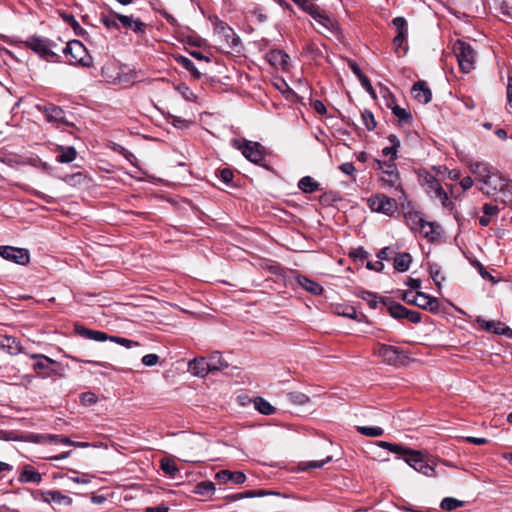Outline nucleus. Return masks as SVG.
I'll return each mask as SVG.
<instances>
[{
    "label": "nucleus",
    "instance_id": "09e8293b",
    "mask_svg": "<svg viewBox=\"0 0 512 512\" xmlns=\"http://www.w3.org/2000/svg\"><path fill=\"white\" fill-rule=\"evenodd\" d=\"M216 29L221 31L225 37L229 38L232 37V45H236L238 42V38H236L235 33L233 32L232 28H230L225 22L223 21H217L216 23Z\"/></svg>",
    "mask_w": 512,
    "mask_h": 512
},
{
    "label": "nucleus",
    "instance_id": "6e6552de",
    "mask_svg": "<svg viewBox=\"0 0 512 512\" xmlns=\"http://www.w3.org/2000/svg\"><path fill=\"white\" fill-rule=\"evenodd\" d=\"M374 168L377 170H381L382 174L380 176V181L382 182V185L384 187H394L396 189H400V191L403 192L400 185V177L397 171V167L394 163H386L381 160L375 159Z\"/></svg>",
    "mask_w": 512,
    "mask_h": 512
},
{
    "label": "nucleus",
    "instance_id": "e2e57ef3",
    "mask_svg": "<svg viewBox=\"0 0 512 512\" xmlns=\"http://www.w3.org/2000/svg\"><path fill=\"white\" fill-rule=\"evenodd\" d=\"M360 83L362 85V87L373 97L375 98L376 97V94H375V91L372 87V84L370 82V80L368 79V77L365 75V76H362L360 79Z\"/></svg>",
    "mask_w": 512,
    "mask_h": 512
},
{
    "label": "nucleus",
    "instance_id": "13d9d810",
    "mask_svg": "<svg viewBox=\"0 0 512 512\" xmlns=\"http://www.w3.org/2000/svg\"><path fill=\"white\" fill-rule=\"evenodd\" d=\"M159 361V356L157 354H147L142 357V364L148 367L155 366Z\"/></svg>",
    "mask_w": 512,
    "mask_h": 512
},
{
    "label": "nucleus",
    "instance_id": "393cba45",
    "mask_svg": "<svg viewBox=\"0 0 512 512\" xmlns=\"http://www.w3.org/2000/svg\"><path fill=\"white\" fill-rule=\"evenodd\" d=\"M0 348L4 349L11 355H16L21 352L20 342L12 336H1L0 337Z\"/></svg>",
    "mask_w": 512,
    "mask_h": 512
},
{
    "label": "nucleus",
    "instance_id": "603ef678",
    "mask_svg": "<svg viewBox=\"0 0 512 512\" xmlns=\"http://www.w3.org/2000/svg\"><path fill=\"white\" fill-rule=\"evenodd\" d=\"M75 332L85 338L96 340V331L92 329H87L80 324H75Z\"/></svg>",
    "mask_w": 512,
    "mask_h": 512
},
{
    "label": "nucleus",
    "instance_id": "b1692460",
    "mask_svg": "<svg viewBox=\"0 0 512 512\" xmlns=\"http://www.w3.org/2000/svg\"><path fill=\"white\" fill-rule=\"evenodd\" d=\"M412 263V256L408 252L395 253L393 267L398 272H406Z\"/></svg>",
    "mask_w": 512,
    "mask_h": 512
},
{
    "label": "nucleus",
    "instance_id": "e433bc0d",
    "mask_svg": "<svg viewBox=\"0 0 512 512\" xmlns=\"http://www.w3.org/2000/svg\"><path fill=\"white\" fill-rule=\"evenodd\" d=\"M19 479L24 483H39L42 480V476L39 472L32 469L31 467H26L20 474Z\"/></svg>",
    "mask_w": 512,
    "mask_h": 512
},
{
    "label": "nucleus",
    "instance_id": "9d476101",
    "mask_svg": "<svg viewBox=\"0 0 512 512\" xmlns=\"http://www.w3.org/2000/svg\"><path fill=\"white\" fill-rule=\"evenodd\" d=\"M479 182L483 184L482 192L487 195H494L497 191L510 188L509 180L502 176L497 169Z\"/></svg>",
    "mask_w": 512,
    "mask_h": 512
},
{
    "label": "nucleus",
    "instance_id": "72a5a7b5",
    "mask_svg": "<svg viewBox=\"0 0 512 512\" xmlns=\"http://www.w3.org/2000/svg\"><path fill=\"white\" fill-rule=\"evenodd\" d=\"M207 362L210 366L211 372L223 370L225 368H228V366H229L228 363L223 359L222 355L218 351L213 352L209 356V359L207 360Z\"/></svg>",
    "mask_w": 512,
    "mask_h": 512
},
{
    "label": "nucleus",
    "instance_id": "ea45409f",
    "mask_svg": "<svg viewBox=\"0 0 512 512\" xmlns=\"http://www.w3.org/2000/svg\"><path fill=\"white\" fill-rule=\"evenodd\" d=\"M160 467L163 470V472L170 476L171 478H174L179 472V469L175 461L171 458H163L160 461Z\"/></svg>",
    "mask_w": 512,
    "mask_h": 512
},
{
    "label": "nucleus",
    "instance_id": "423d86ee",
    "mask_svg": "<svg viewBox=\"0 0 512 512\" xmlns=\"http://www.w3.org/2000/svg\"><path fill=\"white\" fill-rule=\"evenodd\" d=\"M69 63L89 67L92 64V56L85 46L78 40L69 41L62 49Z\"/></svg>",
    "mask_w": 512,
    "mask_h": 512
},
{
    "label": "nucleus",
    "instance_id": "aec40b11",
    "mask_svg": "<svg viewBox=\"0 0 512 512\" xmlns=\"http://www.w3.org/2000/svg\"><path fill=\"white\" fill-rule=\"evenodd\" d=\"M188 370L197 377H205L211 372L207 359L204 357L194 358L189 361Z\"/></svg>",
    "mask_w": 512,
    "mask_h": 512
},
{
    "label": "nucleus",
    "instance_id": "3c124183",
    "mask_svg": "<svg viewBox=\"0 0 512 512\" xmlns=\"http://www.w3.org/2000/svg\"><path fill=\"white\" fill-rule=\"evenodd\" d=\"M395 29L397 30V34L400 35H408V27L407 21L403 17H396L392 21Z\"/></svg>",
    "mask_w": 512,
    "mask_h": 512
},
{
    "label": "nucleus",
    "instance_id": "4468645a",
    "mask_svg": "<svg viewBox=\"0 0 512 512\" xmlns=\"http://www.w3.org/2000/svg\"><path fill=\"white\" fill-rule=\"evenodd\" d=\"M40 496L42 501L55 506H68L72 503L70 497L57 490L42 491Z\"/></svg>",
    "mask_w": 512,
    "mask_h": 512
},
{
    "label": "nucleus",
    "instance_id": "4c0bfd02",
    "mask_svg": "<svg viewBox=\"0 0 512 512\" xmlns=\"http://www.w3.org/2000/svg\"><path fill=\"white\" fill-rule=\"evenodd\" d=\"M358 297L361 298L362 300L366 301L367 304L372 309H376V308H378L379 305H381L380 298H382V297L377 295L376 293L366 291V290H361L358 293Z\"/></svg>",
    "mask_w": 512,
    "mask_h": 512
},
{
    "label": "nucleus",
    "instance_id": "dca6fc26",
    "mask_svg": "<svg viewBox=\"0 0 512 512\" xmlns=\"http://www.w3.org/2000/svg\"><path fill=\"white\" fill-rule=\"evenodd\" d=\"M470 172L476 176L478 181L484 180L490 173H494L496 170L490 163L485 161H471L468 164Z\"/></svg>",
    "mask_w": 512,
    "mask_h": 512
},
{
    "label": "nucleus",
    "instance_id": "de8ad7c7",
    "mask_svg": "<svg viewBox=\"0 0 512 512\" xmlns=\"http://www.w3.org/2000/svg\"><path fill=\"white\" fill-rule=\"evenodd\" d=\"M60 16L64 22H66L68 25H70L73 28V30L76 34L80 35L82 33L81 26L79 25V23L76 21V19L74 18V16L72 14L67 13V12H60Z\"/></svg>",
    "mask_w": 512,
    "mask_h": 512
},
{
    "label": "nucleus",
    "instance_id": "f8f14e48",
    "mask_svg": "<svg viewBox=\"0 0 512 512\" xmlns=\"http://www.w3.org/2000/svg\"><path fill=\"white\" fill-rule=\"evenodd\" d=\"M402 299L408 304L416 305L422 309L429 311H436L439 308L438 300L423 292L417 291L413 299H408V293L402 295Z\"/></svg>",
    "mask_w": 512,
    "mask_h": 512
},
{
    "label": "nucleus",
    "instance_id": "bb28decb",
    "mask_svg": "<svg viewBox=\"0 0 512 512\" xmlns=\"http://www.w3.org/2000/svg\"><path fill=\"white\" fill-rule=\"evenodd\" d=\"M404 218L407 226L414 233H416V231L419 229V227L422 225L424 221L421 213L414 210L406 211L404 213Z\"/></svg>",
    "mask_w": 512,
    "mask_h": 512
},
{
    "label": "nucleus",
    "instance_id": "4be33fe9",
    "mask_svg": "<svg viewBox=\"0 0 512 512\" xmlns=\"http://www.w3.org/2000/svg\"><path fill=\"white\" fill-rule=\"evenodd\" d=\"M382 306L387 308L388 313L395 319H403L406 316L407 308L403 305L394 302L390 298H380Z\"/></svg>",
    "mask_w": 512,
    "mask_h": 512
},
{
    "label": "nucleus",
    "instance_id": "0eeeda50",
    "mask_svg": "<svg viewBox=\"0 0 512 512\" xmlns=\"http://www.w3.org/2000/svg\"><path fill=\"white\" fill-rule=\"evenodd\" d=\"M374 354L380 357L383 362L391 366H403L407 363L408 357L398 347L378 343L374 347Z\"/></svg>",
    "mask_w": 512,
    "mask_h": 512
},
{
    "label": "nucleus",
    "instance_id": "a878e982",
    "mask_svg": "<svg viewBox=\"0 0 512 512\" xmlns=\"http://www.w3.org/2000/svg\"><path fill=\"white\" fill-rule=\"evenodd\" d=\"M481 326L487 331H492L498 335H512V329L500 321H482Z\"/></svg>",
    "mask_w": 512,
    "mask_h": 512
},
{
    "label": "nucleus",
    "instance_id": "bf43d9fd",
    "mask_svg": "<svg viewBox=\"0 0 512 512\" xmlns=\"http://www.w3.org/2000/svg\"><path fill=\"white\" fill-rule=\"evenodd\" d=\"M499 13L503 16L512 19V7L507 1H502L498 7Z\"/></svg>",
    "mask_w": 512,
    "mask_h": 512
},
{
    "label": "nucleus",
    "instance_id": "79ce46f5",
    "mask_svg": "<svg viewBox=\"0 0 512 512\" xmlns=\"http://www.w3.org/2000/svg\"><path fill=\"white\" fill-rule=\"evenodd\" d=\"M215 491V485L211 481H202L199 482L195 487L193 492L195 494L201 495V496H207Z\"/></svg>",
    "mask_w": 512,
    "mask_h": 512
},
{
    "label": "nucleus",
    "instance_id": "cd10ccee",
    "mask_svg": "<svg viewBox=\"0 0 512 512\" xmlns=\"http://www.w3.org/2000/svg\"><path fill=\"white\" fill-rule=\"evenodd\" d=\"M58 155L56 160L60 163H70L75 160L77 152L72 146H57Z\"/></svg>",
    "mask_w": 512,
    "mask_h": 512
},
{
    "label": "nucleus",
    "instance_id": "37998d69",
    "mask_svg": "<svg viewBox=\"0 0 512 512\" xmlns=\"http://www.w3.org/2000/svg\"><path fill=\"white\" fill-rule=\"evenodd\" d=\"M176 60L187 71H189L194 78H196V79L200 78L201 74L198 71V69L196 68V66L192 60H190L189 58L184 57V56H179Z\"/></svg>",
    "mask_w": 512,
    "mask_h": 512
},
{
    "label": "nucleus",
    "instance_id": "c756f323",
    "mask_svg": "<svg viewBox=\"0 0 512 512\" xmlns=\"http://www.w3.org/2000/svg\"><path fill=\"white\" fill-rule=\"evenodd\" d=\"M117 16H119V13L112 10L108 13L102 12L100 15V21L108 30H119L120 26Z\"/></svg>",
    "mask_w": 512,
    "mask_h": 512
},
{
    "label": "nucleus",
    "instance_id": "a211bd4d",
    "mask_svg": "<svg viewBox=\"0 0 512 512\" xmlns=\"http://www.w3.org/2000/svg\"><path fill=\"white\" fill-rule=\"evenodd\" d=\"M216 480L221 484L232 482L235 484H243L246 481V475L240 471L220 470L215 474Z\"/></svg>",
    "mask_w": 512,
    "mask_h": 512
},
{
    "label": "nucleus",
    "instance_id": "49530a36",
    "mask_svg": "<svg viewBox=\"0 0 512 512\" xmlns=\"http://www.w3.org/2000/svg\"><path fill=\"white\" fill-rule=\"evenodd\" d=\"M361 119L363 125L366 127L367 130L372 131L376 128V121L371 111L364 110L361 113Z\"/></svg>",
    "mask_w": 512,
    "mask_h": 512
},
{
    "label": "nucleus",
    "instance_id": "6e6d98bb",
    "mask_svg": "<svg viewBox=\"0 0 512 512\" xmlns=\"http://www.w3.org/2000/svg\"><path fill=\"white\" fill-rule=\"evenodd\" d=\"M395 255L394 250L391 247H384L377 253V258L382 262L383 260L393 259Z\"/></svg>",
    "mask_w": 512,
    "mask_h": 512
},
{
    "label": "nucleus",
    "instance_id": "5701e85b",
    "mask_svg": "<svg viewBox=\"0 0 512 512\" xmlns=\"http://www.w3.org/2000/svg\"><path fill=\"white\" fill-rule=\"evenodd\" d=\"M266 57L269 63L276 68L286 69L288 66L289 56L282 50H272L267 53Z\"/></svg>",
    "mask_w": 512,
    "mask_h": 512
},
{
    "label": "nucleus",
    "instance_id": "052dcab7",
    "mask_svg": "<svg viewBox=\"0 0 512 512\" xmlns=\"http://www.w3.org/2000/svg\"><path fill=\"white\" fill-rule=\"evenodd\" d=\"M349 256L354 259H359L362 261L364 259H367L369 254L362 247H359V248H356V249L350 251Z\"/></svg>",
    "mask_w": 512,
    "mask_h": 512
},
{
    "label": "nucleus",
    "instance_id": "c85d7f7f",
    "mask_svg": "<svg viewBox=\"0 0 512 512\" xmlns=\"http://www.w3.org/2000/svg\"><path fill=\"white\" fill-rule=\"evenodd\" d=\"M321 26L326 28L328 31L337 34L339 31L338 24L327 15L321 14L315 10L313 15H311Z\"/></svg>",
    "mask_w": 512,
    "mask_h": 512
},
{
    "label": "nucleus",
    "instance_id": "7c9ffc66",
    "mask_svg": "<svg viewBox=\"0 0 512 512\" xmlns=\"http://www.w3.org/2000/svg\"><path fill=\"white\" fill-rule=\"evenodd\" d=\"M298 280V283L308 292L314 294V295H320L323 291V288L322 286L314 281V280H311L305 276H299L297 278Z\"/></svg>",
    "mask_w": 512,
    "mask_h": 512
},
{
    "label": "nucleus",
    "instance_id": "4d7b16f0",
    "mask_svg": "<svg viewBox=\"0 0 512 512\" xmlns=\"http://www.w3.org/2000/svg\"><path fill=\"white\" fill-rule=\"evenodd\" d=\"M295 4L300 6L303 10L307 11L310 15H313V13L316 10V7L314 4L308 2L307 0H292Z\"/></svg>",
    "mask_w": 512,
    "mask_h": 512
},
{
    "label": "nucleus",
    "instance_id": "f704fd0d",
    "mask_svg": "<svg viewBox=\"0 0 512 512\" xmlns=\"http://www.w3.org/2000/svg\"><path fill=\"white\" fill-rule=\"evenodd\" d=\"M298 187L304 193H314L320 189V184L310 176H305L298 182Z\"/></svg>",
    "mask_w": 512,
    "mask_h": 512
},
{
    "label": "nucleus",
    "instance_id": "7ed1b4c3",
    "mask_svg": "<svg viewBox=\"0 0 512 512\" xmlns=\"http://www.w3.org/2000/svg\"><path fill=\"white\" fill-rule=\"evenodd\" d=\"M419 181L424 187L426 193L433 199L441 202L442 206L451 209L452 201L449 199L448 193L443 189L435 175L430 171H422L419 173Z\"/></svg>",
    "mask_w": 512,
    "mask_h": 512
},
{
    "label": "nucleus",
    "instance_id": "c03bdc74",
    "mask_svg": "<svg viewBox=\"0 0 512 512\" xmlns=\"http://www.w3.org/2000/svg\"><path fill=\"white\" fill-rule=\"evenodd\" d=\"M357 431L367 437H379L384 434V430L378 426H357Z\"/></svg>",
    "mask_w": 512,
    "mask_h": 512
},
{
    "label": "nucleus",
    "instance_id": "2f4dec72",
    "mask_svg": "<svg viewBox=\"0 0 512 512\" xmlns=\"http://www.w3.org/2000/svg\"><path fill=\"white\" fill-rule=\"evenodd\" d=\"M437 226L433 222L423 221L422 225L416 231L423 237L433 241L439 236V232L436 231Z\"/></svg>",
    "mask_w": 512,
    "mask_h": 512
},
{
    "label": "nucleus",
    "instance_id": "ddd939ff",
    "mask_svg": "<svg viewBox=\"0 0 512 512\" xmlns=\"http://www.w3.org/2000/svg\"><path fill=\"white\" fill-rule=\"evenodd\" d=\"M0 440L40 443L44 440V436L34 433H20L16 430H0Z\"/></svg>",
    "mask_w": 512,
    "mask_h": 512
},
{
    "label": "nucleus",
    "instance_id": "0e129e2a",
    "mask_svg": "<svg viewBox=\"0 0 512 512\" xmlns=\"http://www.w3.org/2000/svg\"><path fill=\"white\" fill-rule=\"evenodd\" d=\"M111 340L121 344L122 346H125L126 348H132L134 346L139 345L138 342L132 341L130 339L122 338V337H112Z\"/></svg>",
    "mask_w": 512,
    "mask_h": 512
},
{
    "label": "nucleus",
    "instance_id": "1a4fd4ad",
    "mask_svg": "<svg viewBox=\"0 0 512 512\" xmlns=\"http://www.w3.org/2000/svg\"><path fill=\"white\" fill-rule=\"evenodd\" d=\"M367 205L373 212L386 216H393L398 209L396 200L382 193H377L367 198Z\"/></svg>",
    "mask_w": 512,
    "mask_h": 512
},
{
    "label": "nucleus",
    "instance_id": "f3484780",
    "mask_svg": "<svg viewBox=\"0 0 512 512\" xmlns=\"http://www.w3.org/2000/svg\"><path fill=\"white\" fill-rule=\"evenodd\" d=\"M117 18L119 21V26L121 25L123 28L132 30L135 33L145 32L146 26L139 18H135L133 15L122 14H119Z\"/></svg>",
    "mask_w": 512,
    "mask_h": 512
},
{
    "label": "nucleus",
    "instance_id": "9b49d317",
    "mask_svg": "<svg viewBox=\"0 0 512 512\" xmlns=\"http://www.w3.org/2000/svg\"><path fill=\"white\" fill-rule=\"evenodd\" d=\"M0 256L19 265H26L30 261L29 251L24 248L1 246Z\"/></svg>",
    "mask_w": 512,
    "mask_h": 512
},
{
    "label": "nucleus",
    "instance_id": "8fccbe9b",
    "mask_svg": "<svg viewBox=\"0 0 512 512\" xmlns=\"http://www.w3.org/2000/svg\"><path fill=\"white\" fill-rule=\"evenodd\" d=\"M288 399L295 405H306L310 402V398L301 392H292L288 394Z\"/></svg>",
    "mask_w": 512,
    "mask_h": 512
},
{
    "label": "nucleus",
    "instance_id": "473e14b6",
    "mask_svg": "<svg viewBox=\"0 0 512 512\" xmlns=\"http://www.w3.org/2000/svg\"><path fill=\"white\" fill-rule=\"evenodd\" d=\"M387 105H388V107L391 108L392 113L394 114L395 117H397V119L399 120V122L401 124L411 123L412 114L408 109L402 108L397 104L391 105V104L387 103Z\"/></svg>",
    "mask_w": 512,
    "mask_h": 512
},
{
    "label": "nucleus",
    "instance_id": "680f3d73",
    "mask_svg": "<svg viewBox=\"0 0 512 512\" xmlns=\"http://www.w3.org/2000/svg\"><path fill=\"white\" fill-rule=\"evenodd\" d=\"M406 38H407V35H400V34H397L394 37L393 47H394L395 52L398 53L403 48Z\"/></svg>",
    "mask_w": 512,
    "mask_h": 512
},
{
    "label": "nucleus",
    "instance_id": "6ab92c4d",
    "mask_svg": "<svg viewBox=\"0 0 512 512\" xmlns=\"http://www.w3.org/2000/svg\"><path fill=\"white\" fill-rule=\"evenodd\" d=\"M102 77L107 83L120 81V66L116 60H110L102 66Z\"/></svg>",
    "mask_w": 512,
    "mask_h": 512
},
{
    "label": "nucleus",
    "instance_id": "c9c22d12",
    "mask_svg": "<svg viewBox=\"0 0 512 512\" xmlns=\"http://www.w3.org/2000/svg\"><path fill=\"white\" fill-rule=\"evenodd\" d=\"M31 358L36 359L37 361L33 364L34 370H42L48 371L52 364H54V360L51 358L41 355V354H32Z\"/></svg>",
    "mask_w": 512,
    "mask_h": 512
},
{
    "label": "nucleus",
    "instance_id": "774afa93",
    "mask_svg": "<svg viewBox=\"0 0 512 512\" xmlns=\"http://www.w3.org/2000/svg\"><path fill=\"white\" fill-rule=\"evenodd\" d=\"M483 212L487 216H493L499 212V208L497 205L486 203L483 206Z\"/></svg>",
    "mask_w": 512,
    "mask_h": 512
},
{
    "label": "nucleus",
    "instance_id": "864d4df0",
    "mask_svg": "<svg viewBox=\"0 0 512 512\" xmlns=\"http://www.w3.org/2000/svg\"><path fill=\"white\" fill-rule=\"evenodd\" d=\"M176 90L183 96L185 100L193 101L195 99L194 93L185 83L178 84L176 86Z\"/></svg>",
    "mask_w": 512,
    "mask_h": 512
},
{
    "label": "nucleus",
    "instance_id": "338daca9",
    "mask_svg": "<svg viewBox=\"0 0 512 512\" xmlns=\"http://www.w3.org/2000/svg\"><path fill=\"white\" fill-rule=\"evenodd\" d=\"M220 179L226 184L231 183L233 179V172L228 168L222 169L220 171Z\"/></svg>",
    "mask_w": 512,
    "mask_h": 512
},
{
    "label": "nucleus",
    "instance_id": "a18cd8bd",
    "mask_svg": "<svg viewBox=\"0 0 512 512\" xmlns=\"http://www.w3.org/2000/svg\"><path fill=\"white\" fill-rule=\"evenodd\" d=\"M463 506H464L463 501L458 500L456 498H452V497H446L440 503V507L443 510H447V511H452L454 509H457V508H460Z\"/></svg>",
    "mask_w": 512,
    "mask_h": 512
},
{
    "label": "nucleus",
    "instance_id": "69168bd1",
    "mask_svg": "<svg viewBox=\"0 0 512 512\" xmlns=\"http://www.w3.org/2000/svg\"><path fill=\"white\" fill-rule=\"evenodd\" d=\"M340 171L344 174L353 176L355 172V167L352 162H345L339 166Z\"/></svg>",
    "mask_w": 512,
    "mask_h": 512
},
{
    "label": "nucleus",
    "instance_id": "a19ab883",
    "mask_svg": "<svg viewBox=\"0 0 512 512\" xmlns=\"http://www.w3.org/2000/svg\"><path fill=\"white\" fill-rule=\"evenodd\" d=\"M429 274L434 283L440 287L442 282L445 281V276L441 267L436 263H428Z\"/></svg>",
    "mask_w": 512,
    "mask_h": 512
},
{
    "label": "nucleus",
    "instance_id": "412c9836",
    "mask_svg": "<svg viewBox=\"0 0 512 512\" xmlns=\"http://www.w3.org/2000/svg\"><path fill=\"white\" fill-rule=\"evenodd\" d=\"M412 95L419 103L427 104L431 101L432 93L424 81L416 82L412 87Z\"/></svg>",
    "mask_w": 512,
    "mask_h": 512
},
{
    "label": "nucleus",
    "instance_id": "f03ea898",
    "mask_svg": "<svg viewBox=\"0 0 512 512\" xmlns=\"http://www.w3.org/2000/svg\"><path fill=\"white\" fill-rule=\"evenodd\" d=\"M26 48L31 49L40 58L46 61H58L59 54L56 52L58 44L54 41L39 35H32L24 42Z\"/></svg>",
    "mask_w": 512,
    "mask_h": 512
},
{
    "label": "nucleus",
    "instance_id": "39448f33",
    "mask_svg": "<svg viewBox=\"0 0 512 512\" xmlns=\"http://www.w3.org/2000/svg\"><path fill=\"white\" fill-rule=\"evenodd\" d=\"M453 52L458 60L461 71L469 73L474 69L476 52L469 43L457 40L453 45Z\"/></svg>",
    "mask_w": 512,
    "mask_h": 512
},
{
    "label": "nucleus",
    "instance_id": "2eb2a0df",
    "mask_svg": "<svg viewBox=\"0 0 512 512\" xmlns=\"http://www.w3.org/2000/svg\"><path fill=\"white\" fill-rule=\"evenodd\" d=\"M42 111L44 112L46 119L49 122L56 123L58 125H68L69 121L65 117V112L59 106L49 104L43 107Z\"/></svg>",
    "mask_w": 512,
    "mask_h": 512
},
{
    "label": "nucleus",
    "instance_id": "58836bf2",
    "mask_svg": "<svg viewBox=\"0 0 512 512\" xmlns=\"http://www.w3.org/2000/svg\"><path fill=\"white\" fill-rule=\"evenodd\" d=\"M253 403L255 409L263 415H271L275 413V408L262 397H256Z\"/></svg>",
    "mask_w": 512,
    "mask_h": 512
},
{
    "label": "nucleus",
    "instance_id": "5fc2aeb1",
    "mask_svg": "<svg viewBox=\"0 0 512 512\" xmlns=\"http://www.w3.org/2000/svg\"><path fill=\"white\" fill-rule=\"evenodd\" d=\"M169 123H171L176 128L186 129L191 125L192 122L181 117L171 115L169 117Z\"/></svg>",
    "mask_w": 512,
    "mask_h": 512
},
{
    "label": "nucleus",
    "instance_id": "20e7f679",
    "mask_svg": "<svg viewBox=\"0 0 512 512\" xmlns=\"http://www.w3.org/2000/svg\"><path fill=\"white\" fill-rule=\"evenodd\" d=\"M231 145L241 151L242 155L250 162L257 165H264L266 150L260 143L235 138L231 140Z\"/></svg>",
    "mask_w": 512,
    "mask_h": 512
},
{
    "label": "nucleus",
    "instance_id": "f257e3e1",
    "mask_svg": "<svg viewBox=\"0 0 512 512\" xmlns=\"http://www.w3.org/2000/svg\"><path fill=\"white\" fill-rule=\"evenodd\" d=\"M378 446L387 449L394 454L401 455L410 467L423 475L428 477L435 476L434 468L425 461L424 455L420 451L386 441H380Z\"/></svg>",
    "mask_w": 512,
    "mask_h": 512
}]
</instances>
